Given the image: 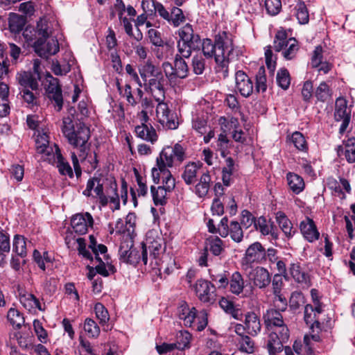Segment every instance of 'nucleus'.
<instances>
[{
  "instance_id": "f257e3e1",
  "label": "nucleus",
  "mask_w": 355,
  "mask_h": 355,
  "mask_svg": "<svg viewBox=\"0 0 355 355\" xmlns=\"http://www.w3.org/2000/svg\"><path fill=\"white\" fill-rule=\"evenodd\" d=\"M61 129L69 144L74 148L83 152L85 147L89 145L88 144L90 138L89 128L83 123L76 122L75 123L72 114L63 117Z\"/></svg>"
},
{
  "instance_id": "f03ea898",
  "label": "nucleus",
  "mask_w": 355,
  "mask_h": 355,
  "mask_svg": "<svg viewBox=\"0 0 355 355\" xmlns=\"http://www.w3.org/2000/svg\"><path fill=\"white\" fill-rule=\"evenodd\" d=\"M216 46V63L217 72H221L224 78L228 76L230 60L234 58V45L233 35L227 31L219 32L215 36Z\"/></svg>"
},
{
  "instance_id": "7ed1b4c3",
  "label": "nucleus",
  "mask_w": 355,
  "mask_h": 355,
  "mask_svg": "<svg viewBox=\"0 0 355 355\" xmlns=\"http://www.w3.org/2000/svg\"><path fill=\"white\" fill-rule=\"evenodd\" d=\"M179 40L177 41L178 52L184 58H189L192 51L200 50L201 39L195 33L192 26L187 24L178 31Z\"/></svg>"
},
{
  "instance_id": "20e7f679",
  "label": "nucleus",
  "mask_w": 355,
  "mask_h": 355,
  "mask_svg": "<svg viewBox=\"0 0 355 355\" xmlns=\"http://www.w3.org/2000/svg\"><path fill=\"white\" fill-rule=\"evenodd\" d=\"M49 35L47 21L42 19L37 21L35 28L28 26L23 31V36L26 42L33 46L36 52L44 49V42Z\"/></svg>"
},
{
  "instance_id": "39448f33",
  "label": "nucleus",
  "mask_w": 355,
  "mask_h": 355,
  "mask_svg": "<svg viewBox=\"0 0 355 355\" xmlns=\"http://www.w3.org/2000/svg\"><path fill=\"white\" fill-rule=\"evenodd\" d=\"M176 315L182 321L185 327H191L197 318L198 322L196 324V329L201 331L207 325V313L205 311L200 312L197 317V310L195 307H190L186 302H182L177 308Z\"/></svg>"
},
{
  "instance_id": "423d86ee",
  "label": "nucleus",
  "mask_w": 355,
  "mask_h": 355,
  "mask_svg": "<svg viewBox=\"0 0 355 355\" xmlns=\"http://www.w3.org/2000/svg\"><path fill=\"white\" fill-rule=\"evenodd\" d=\"M184 58H185L178 52L173 64L169 62H164L162 64L164 76L169 82L173 83L178 78L183 79L188 76L189 67Z\"/></svg>"
},
{
  "instance_id": "0eeeda50",
  "label": "nucleus",
  "mask_w": 355,
  "mask_h": 355,
  "mask_svg": "<svg viewBox=\"0 0 355 355\" xmlns=\"http://www.w3.org/2000/svg\"><path fill=\"white\" fill-rule=\"evenodd\" d=\"M185 158V150L179 144L164 148L157 157L159 163L164 164L168 168L180 164Z\"/></svg>"
},
{
  "instance_id": "6e6552de",
  "label": "nucleus",
  "mask_w": 355,
  "mask_h": 355,
  "mask_svg": "<svg viewBox=\"0 0 355 355\" xmlns=\"http://www.w3.org/2000/svg\"><path fill=\"white\" fill-rule=\"evenodd\" d=\"M265 262V248L260 242L256 241L248 246L243 257L241 259V265L243 270L252 268L254 263Z\"/></svg>"
},
{
  "instance_id": "1a4fd4ad",
  "label": "nucleus",
  "mask_w": 355,
  "mask_h": 355,
  "mask_svg": "<svg viewBox=\"0 0 355 355\" xmlns=\"http://www.w3.org/2000/svg\"><path fill=\"white\" fill-rule=\"evenodd\" d=\"M166 248L163 238L157 236L153 237L151 233L147 235L146 242L141 243V257L144 265L148 262V250L150 252V257L157 259L160 254L164 252Z\"/></svg>"
},
{
  "instance_id": "9d476101",
  "label": "nucleus",
  "mask_w": 355,
  "mask_h": 355,
  "mask_svg": "<svg viewBox=\"0 0 355 355\" xmlns=\"http://www.w3.org/2000/svg\"><path fill=\"white\" fill-rule=\"evenodd\" d=\"M166 78H164L163 73H157L154 77L144 82L142 87L147 92H149L155 101H164L165 99V83Z\"/></svg>"
},
{
  "instance_id": "9b49d317",
  "label": "nucleus",
  "mask_w": 355,
  "mask_h": 355,
  "mask_svg": "<svg viewBox=\"0 0 355 355\" xmlns=\"http://www.w3.org/2000/svg\"><path fill=\"white\" fill-rule=\"evenodd\" d=\"M220 225L219 235L221 237L226 238L227 236H230L235 243H240L242 242L244 233L239 222L232 220L229 223L228 218L225 216L220 220Z\"/></svg>"
},
{
  "instance_id": "f8f14e48",
  "label": "nucleus",
  "mask_w": 355,
  "mask_h": 355,
  "mask_svg": "<svg viewBox=\"0 0 355 355\" xmlns=\"http://www.w3.org/2000/svg\"><path fill=\"white\" fill-rule=\"evenodd\" d=\"M199 300L203 303L213 304L216 300V287L209 281L198 279L193 286Z\"/></svg>"
},
{
  "instance_id": "ddd939ff",
  "label": "nucleus",
  "mask_w": 355,
  "mask_h": 355,
  "mask_svg": "<svg viewBox=\"0 0 355 355\" xmlns=\"http://www.w3.org/2000/svg\"><path fill=\"white\" fill-rule=\"evenodd\" d=\"M289 338V330L283 327L282 331H270L267 343V349L270 355H277L283 349L284 343Z\"/></svg>"
},
{
  "instance_id": "4468645a",
  "label": "nucleus",
  "mask_w": 355,
  "mask_h": 355,
  "mask_svg": "<svg viewBox=\"0 0 355 355\" xmlns=\"http://www.w3.org/2000/svg\"><path fill=\"white\" fill-rule=\"evenodd\" d=\"M151 173L155 184H159L162 180V183L166 184L168 190L175 189V178L168 167L164 164L159 163L157 159H156V167L152 168Z\"/></svg>"
},
{
  "instance_id": "2eb2a0df",
  "label": "nucleus",
  "mask_w": 355,
  "mask_h": 355,
  "mask_svg": "<svg viewBox=\"0 0 355 355\" xmlns=\"http://www.w3.org/2000/svg\"><path fill=\"white\" fill-rule=\"evenodd\" d=\"M158 104L156 108V114L158 121L164 128L175 130L178 128V122L175 119L173 113L168 109V105L164 101H156Z\"/></svg>"
},
{
  "instance_id": "dca6fc26",
  "label": "nucleus",
  "mask_w": 355,
  "mask_h": 355,
  "mask_svg": "<svg viewBox=\"0 0 355 355\" xmlns=\"http://www.w3.org/2000/svg\"><path fill=\"white\" fill-rule=\"evenodd\" d=\"M334 119L336 121H342L339 133L343 135L346 131L351 119V110L347 108V101L343 98H338L336 101Z\"/></svg>"
},
{
  "instance_id": "f3484780",
  "label": "nucleus",
  "mask_w": 355,
  "mask_h": 355,
  "mask_svg": "<svg viewBox=\"0 0 355 355\" xmlns=\"http://www.w3.org/2000/svg\"><path fill=\"white\" fill-rule=\"evenodd\" d=\"M94 219L89 212L80 213L73 215L71 219V225L73 231L78 234H85L89 227H92Z\"/></svg>"
},
{
  "instance_id": "a211bd4d",
  "label": "nucleus",
  "mask_w": 355,
  "mask_h": 355,
  "mask_svg": "<svg viewBox=\"0 0 355 355\" xmlns=\"http://www.w3.org/2000/svg\"><path fill=\"white\" fill-rule=\"evenodd\" d=\"M281 312L275 309H270L264 314V322L269 331H282L283 327L288 329L284 322Z\"/></svg>"
},
{
  "instance_id": "6ab92c4d",
  "label": "nucleus",
  "mask_w": 355,
  "mask_h": 355,
  "mask_svg": "<svg viewBox=\"0 0 355 355\" xmlns=\"http://www.w3.org/2000/svg\"><path fill=\"white\" fill-rule=\"evenodd\" d=\"M249 277L253 286L259 288L265 289L271 282V275L269 271L261 266H257L250 272Z\"/></svg>"
},
{
  "instance_id": "aec40b11",
  "label": "nucleus",
  "mask_w": 355,
  "mask_h": 355,
  "mask_svg": "<svg viewBox=\"0 0 355 355\" xmlns=\"http://www.w3.org/2000/svg\"><path fill=\"white\" fill-rule=\"evenodd\" d=\"M229 284L230 292L237 296L248 297L252 294V286L250 291H245V280L242 275L238 271L232 273Z\"/></svg>"
},
{
  "instance_id": "412c9836",
  "label": "nucleus",
  "mask_w": 355,
  "mask_h": 355,
  "mask_svg": "<svg viewBox=\"0 0 355 355\" xmlns=\"http://www.w3.org/2000/svg\"><path fill=\"white\" fill-rule=\"evenodd\" d=\"M51 78L46 88V93L49 98L55 102L57 111L60 112L63 106V98L62 88L59 84V80L49 75Z\"/></svg>"
},
{
  "instance_id": "4be33fe9",
  "label": "nucleus",
  "mask_w": 355,
  "mask_h": 355,
  "mask_svg": "<svg viewBox=\"0 0 355 355\" xmlns=\"http://www.w3.org/2000/svg\"><path fill=\"white\" fill-rule=\"evenodd\" d=\"M236 89L243 97H249L253 92L254 85L249 76L243 71L235 74Z\"/></svg>"
},
{
  "instance_id": "5701e85b",
  "label": "nucleus",
  "mask_w": 355,
  "mask_h": 355,
  "mask_svg": "<svg viewBox=\"0 0 355 355\" xmlns=\"http://www.w3.org/2000/svg\"><path fill=\"white\" fill-rule=\"evenodd\" d=\"M300 230L304 238L310 243L319 239L320 232L313 219L309 217H306L300 222Z\"/></svg>"
},
{
  "instance_id": "b1692460",
  "label": "nucleus",
  "mask_w": 355,
  "mask_h": 355,
  "mask_svg": "<svg viewBox=\"0 0 355 355\" xmlns=\"http://www.w3.org/2000/svg\"><path fill=\"white\" fill-rule=\"evenodd\" d=\"M201 168L202 164L199 162H191L184 166L181 177L187 185L193 184L196 182L198 174Z\"/></svg>"
},
{
  "instance_id": "393cba45",
  "label": "nucleus",
  "mask_w": 355,
  "mask_h": 355,
  "mask_svg": "<svg viewBox=\"0 0 355 355\" xmlns=\"http://www.w3.org/2000/svg\"><path fill=\"white\" fill-rule=\"evenodd\" d=\"M16 79L20 88H28L31 90H37L39 87L38 79L31 71H21L17 73Z\"/></svg>"
},
{
  "instance_id": "a878e982",
  "label": "nucleus",
  "mask_w": 355,
  "mask_h": 355,
  "mask_svg": "<svg viewBox=\"0 0 355 355\" xmlns=\"http://www.w3.org/2000/svg\"><path fill=\"white\" fill-rule=\"evenodd\" d=\"M55 148L53 158L59 173L62 175H68L70 178H72L73 177L72 168L69 163L63 157L58 146L55 145Z\"/></svg>"
},
{
  "instance_id": "bb28decb",
  "label": "nucleus",
  "mask_w": 355,
  "mask_h": 355,
  "mask_svg": "<svg viewBox=\"0 0 355 355\" xmlns=\"http://www.w3.org/2000/svg\"><path fill=\"white\" fill-rule=\"evenodd\" d=\"M89 146L90 144L85 146L83 152L79 150L78 157L81 163L87 166V170L92 171L98 167V160L96 153L89 150Z\"/></svg>"
},
{
  "instance_id": "cd10ccee",
  "label": "nucleus",
  "mask_w": 355,
  "mask_h": 355,
  "mask_svg": "<svg viewBox=\"0 0 355 355\" xmlns=\"http://www.w3.org/2000/svg\"><path fill=\"white\" fill-rule=\"evenodd\" d=\"M173 189H169L166 187V184L161 186L150 187V192L155 206H163L167 203V193L172 192Z\"/></svg>"
},
{
  "instance_id": "c85d7f7f",
  "label": "nucleus",
  "mask_w": 355,
  "mask_h": 355,
  "mask_svg": "<svg viewBox=\"0 0 355 355\" xmlns=\"http://www.w3.org/2000/svg\"><path fill=\"white\" fill-rule=\"evenodd\" d=\"M135 132L137 137L152 144H155L158 139L155 129L150 124L149 125H137Z\"/></svg>"
},
{
  "instance_id": "c756f323",
  "label": "nucleus",
  "mask_w": 355,
  "mask_h": 355,
  "mask_svg": "<svg viewBox=\"0 0 355 355\" xmlns=\"http://www.w3.org/2000/svg\"><path fill=\"white\" fill-rule=\"evenodd\" d=\"M337 153L339 157L345 155L349 163L355 162V138H349L344 141V146H338L337 147Z\"/></svg>"
},
{
  "instance_id": "7c9ffc66",
  "label": "nucleus",
  "mask_w": 355,
  "mask_h": 355,
  "mask_svg": "<svg viewBox=\"0 0 355 355\" xmlns=\"http://www.w3.org/2000/svg\"><path fill=\"white\" fill-rule=\"evenodd\" d=\"M246 333L256 336L261 331V323L258 315L254 312H248L245 315Z\"/></svg>"
},
{
  "instance_id": "2f4dec72",
  "label": "nucleus",
  "mask_w": 355,
  "mask_h": 355,
  "mask_svg": "<svg viewBox=\"0 0 355 355\" xmlns=\"http://www.w3.org/2000/svg\"><path fill=\"white\" fill-rule=\"evenodd\" d=\"M288 276L291 275L295 282L301 284H308L309 277L306 272L302 270L300 263H291L288 268Z\"/></svg>"
},
{
  "instance_id": "473e14b6",
  "label": "nucleus",
  "mask_w": 355,
  "mask_h": 355,
  "mask_svg": "<svg viewBox=\"0 0 355 355\" xmlns=\"http://www.w3.org/2000/svg\"><path fill=\"white\" fill-rule=\"evenodd\" d=\"M276 220L279 227L282 230L285 236L291 238L295 234L296 230H293L291 221L288 218L286 214L282 211H278L276 214Z\"/></svg>"
},
{
  "instance_id": "72a5a7b5",
  "label": "nucleus",
  "mask_w": 355,
  "mask_h": 355,
  "mask_svg": "<svg viewBox=\"0 0 355 355\" xmlns=\"http://www.w3.org/2000/svg\"><path fill=\"white\" fill-rule=\"evenodd\" d=\"M26 17L17 13H10L8 17V28L11 33L17 34L24 30Z\"/></svg>"
},
{
  "instance_id": "f704fd0d",
  "label": "nucleus",
  "mask_w": 355,
  "mask_h": 355,
  "mask_svg": "<svg viewBox=\"0 0 355 355\" xmlns=\"http://www.w3.org/2000/svg\"><path fill=\"white\" fill-rule=\"evenodd\" d=\"M211 182V178L209 173L208 171L202 173L199 182L196 184L195 193L200 198L206 196L209 192Z\"/></svg>"
},
{
  "instance_id": "c9c22d12",
  "label": "nucleus",
  "mask_w": 355,
  "mask_h": 355,
  "mask_svg": "<svg viewBox=\"0 0 355 355\" xmlns=\"http://www.w3.org/2000/svg\"><path fill=\"white\" fill-rule=\"evenodd\" d=\"M162 72L161 69L154 65L150 60L146 61L139 67V73L144 82Z\"/></svg>"
},
{
  "instance_id": "e433bc0d",
  "label": "nucleus",
  "mask_w": 355,
  "mask_h": 355,
  "mask_svg": "<svg viewBox=\"0 0 355 355\" xmlns=\"http://www.w3.org/2000/svg\"><path fill=\"white\" fill-rule=\"evenodd\" d=\"M94 190L96 196L103 191V182L101 177L94 176L88 180L86 189L83 194L87 197L92 196V191Z\"/></svg>"
},
{
  "instance_id": "4c0bfd02",
  "label": "nucleus",
  "mask_w": 355,
  "mask_h": 355,
  "mask_svg": "<svg viewBox=\"0 0 355 355\" xmlns=\"http://www.w3.org/2000/svg\"><path fill=\"white\" fill-rule=\"evenodd\" d=\"M9 87L2 82H0V116H6L10 112L8 102Z\"/></svg>"
},
{
  "instance_id": "58836bf2",
  "label": "nucleus",
  "mask_w": 355,
  "mask_h": 355,
  "mask_svg": "<svg viewBox=\"0 0 355 355\" xmlns=\"http://www.w3.org/2000/svg\"><path fill=\"white\" fill-rule=\"evenodd\" d=\"M286 178L288 187L294 193L299 194L304 190L305 184L301 176L290 172L287 174Z\"/></svg>"
},
{
  "instance_id": "ea45409f",
  "label": "nucleus",
  "mask_w": 355,
  "mask_h": 355,
  "mask_svg": "<svg viewBox=\"0 0 355 355\" xmlns=\"http://www.w3.org/2000/svg\"><path fill=\"white\" fill-rule=\"evenodd\" d=\"M19 301L23 306L29 311L35 308H37L40 311L42 310L39 300L31 293H26L20 295Z\"/></svg>"
},
{
  "instance_id": "a19ab883",
  "label": "nucleus",
  "mask_w": 355,
  "mask_h": 355,
  "mask_svg": "<svg viewBox=\"0 0 355 355\" xmlns=\"http://www.w3.org/2000/svg\"><path fill=\"white\" fill-rule=\"evenodd\" d=\"M331 89L329 85L324 81L321 82L315 91V96L318 101H328L331 99Z\"/></svg>"
},
{
  "instance_id": "79ce46f5",
  "label": "nucleus",
  "mask_w": 355,
  "mask_h": 355,
  "mask_svg": "<svg viewBox=\"0 0 355 355\" xmlns=\"http://www.w3.org/2000/svg\"><path fill=\"white\" fill-rule=\"evenodd\" d=\"M290 141L298 150L307 153L309 146L304 136L299 131L294 132L291 137Z\"/></svg>"
},
{
  "instance_id": "37998d69",
  "label": "nucleus",
  "mask_w": 355,
  "mask_h": 355,
  "mask_svg": "<svg viewBox=\"0 0 355 355\" xmlns=\"http://www.w3.org/2000/svg\"><path fill=\"white\" fill-rule=\"evenodd\" d=\"M288 42H290V38H288L286 31H278L275 37L273 49L275 51L279 52L287 47Z\"/></svg>"
},
{
  "instance_id": "c03bdc74",
  "label": "nucleus",
  "mask_w": 355,
  "mask_h": 355,
  "mask_svg": "<svg viewBox=\"0 0 355 355\" xmlns=\"http://www.w3.org/2000/svg\"><path fill=\"white\" fill-rule=\"evenodd\" d=\"M208 250H209L214 256H219L225 251L223 247V241L218 236H211L207 239Z\"/></svg>"
},
{
  "instance_id": "a18cd8bd",
  "label": "nucleus",
  "mask_w": 355,
  "mask_h": 355,
  "mask_svg": "<svg viewBox=\"0 0 355 355\" xmlns=\"http://www.w3.org/2000/svg\"><path fill=\"white\" fill-rule=\"evenodd\" d=\"M27 241L24 236L16 234L13 239V250L20 257L26 256Z\"/></svg>"
},
{
  "instance_id": "49530a36",
  "label": "nucleus",
  "mask_w": 355,
  "mask_h": 355,
  "mask_svg": "<svg viewBox=\"0 0 355 355\" xmlns=\"http://www.w3.org/2000/svg\"><path fill=\"white\" fill-rule=\"evenodd\" d=\"M7 318L15 329H20L24 323L23 315L17 309L10 308L7 314Z\"/></svg>"
},
{
  "instance_id": "de8ad7c7",
  "label": "nucleus",
  "mask_w": 355,
  "mask_h": 355,
  "mask_svg": "<svg viewBox=\"0 0 355 355\" xmlns=\"http://www.w3.org/2000/svg\"><path fill=\"white\" fill-rule=\"evenodd\" d=\"M256 78V85H255V90L257 92H264L267 89V78L266 76V69L263 66H261L259 68L258 71L255 76Z\"/></svg>"
},
{
  "instance_id": "09e8293b",
  "label": "nucleus",
  "mask_w": 355,
  "mask_h": 355,
  "mask_svg": "<svg viewBox=\"0 0 355 355\" xmlns=\"http://www.w3.org/2000/svg\"><path fill=\"white\" fill-rule=\"evenodd\" d=\"M83 329L89 338H96L100 334V327L92 318L85 319Z\"/></svg>"
},
{
  "instance_id": "8fccbe9b",
  "label": "nucleus",
  "mask_w": 355,
  "mask_h": 355,
  "mask_svg": "<svg viewBox=\"0 0 355 355\" xmlns=\"http://www.w3.org/2000/svg\"><path fill=\"white\" fill-rule=\"evenodd\" d=\"M313 311V306L311 304L306 305L304 308V321L307 324H311V329L314 331V328H316L318 330L321 329L320 322L318 321V318H314L312 316V313Z\"/></svg>"
},
{
  "instance_id": "3c124183",
  "label": "nucleus",
  "mask_w": 355,
  "mask_h": 355,
  "mask_svg": "<svg viewBox=\"0 0 355 355\" xmlns=\"http://www.w3.org/2000/svg\"><path fill=\"white\" fill-rule=\"evenodd\" d=\"M277 83L284 90L288 89L291 84V76L288 69H280L277 73Z\"/></svg>"
},
{
  "instance_id": "603ef678",
  "label": "nucleus",
  "mask_w": 355,
  "mask_h": 355,
  "mask_svg": "<svg viewBox=\"0 0 355 355\" xmlns=\"http://www.w3.org/2000/svg\"><path fill=\"white\" fill-rule=\"evenodd\" d=\"M94 311L100 324L103 327L106 325L110 320V315L105 306L100 302L96 303L94 306Z\"/></svg>"
},
{
  "instance_id": "864d4df0",
  "label": "nucleus",
  "mask_w": 355,
  "mask_h": 355,
  "mask_svg": "<svg viewBox=\"0 0 355 355\" xmlns=\"http://www.w3.org/2000/svg\"><path fill=\"white\" fill-rule=\"evenodd\" d=\"M191 339V334L187 331H180L178 333L175 345L178 349L189 347Z\"/></svg>"
},
{
  "instance_id": "5fc2aeb1",
  "label": "nucleus",
  "mask_w": 355,
  "mask_h": 355,
  "mask_svg": "<svg viewBox=\"0 0 355 355\" xmlns=\"http://www.w3.org/2000/svg\"><path fill=\"white\" fill-rule=\"evenodd\" d=\"M298 50L299 45L297 41L293 37H290V42H288L287 47L284 49L282 54L285 59L292 60L295 57Z\"/></svg>"
},
{
  "instance_id": "6e6d98bb",
  "label": "nucleus",
  "mask_w": 355,
  "mask_h": 355,
  "mask_svg": "<svg viewBox=\"0 0 355 355\" xmlns=\"http://www.w3.org/2000/svg\"><path fill=\"white\" fill-rule=\"evenodd\" d=\"M186 20L182 10L177 7L172 8L168 21L174 26H178Z\"/></svg>"
},
{
  "instance_id": "4d7b16f0",
  "label": "nucleus",
  "mask_w": 355,
  "mask_h": 355,
  "mask_svg": "<svg viewBox=\"0 0 355 355\" xmlns=\"http://www.w3.org/2000/svg\"><path fill=\"white\" fill-rule=\"evenodd\" d=\"M239 349L248 354L254 352V343L248 336H242L239 340Z\"/></svg>"
},
{
  "instance_id": "13d9d810",
  "label": "nucleus",
  "mask_w": 355,
  "mask_h": 355,
  "mask_svg": "<svg viewBox=\"0 0 355 355\" xmlns=\"http://www.w3.org/2000/svg\"><path fill=\"white\" fill-rule=\"evenodd\" d=\"M201 47L203 52V55L207 58H212L214 56L216 59V43L213 44L210 39H205L201 41Z\"/></svg>"
},
{
  "instance_id": "bf43d9fd",
  "label": "nucleus",
  "mask_w": 355,
  "mask_h": 355,
  "mask_svg": "<svg viewBox=\"0 0 355 355\" xmlns=\"http://www.w3.org/2000/svg\"><path fill=\"white\" fill-rule=\"evenodd\" d=\"M296 17L301 24H306L309 22V15L307 8L304 2H300L296 6Z\"/></svg>"
},
{
  "instance_id": "052dcab7",
  "label": "nucleus",
  "mask_w": 355,
  "mask_h": 355,
  "mask_svg": "<svg viewBox=\"0 0 355 355\" xmlns=\"http://www.w3.org/2000/svg\"><path fill=\"white\" fill-rule=\"evenodd\" d=\"M254 227L257 231H259L264 236L268 235L272 231V226L268 224L266 218L263 216H260L257 218Z\"/></svg>"
},
{
  "instance_id": "680f3d73",
  "label": "nucleus",
  "mask_w": 355,
  "mask_h": 355,
  "mask_svg": "<svg viewBox=\"0 0 355 355\" xmlns=\"http://www.w3.org/2000/svg\"><path fill=\"white\" fill-rule=\"evenodd\" d=\"M121 96L125 98L128 105L132 107H135L139 103L137 97L135 96V93L129 84L125 85L123 93Z\"/></svg>"
},
{
  "instance_id": "e2e57ef3",
  "label": "nucleus",
  "mask_w": 355,
  "mask_h": 355,
  "mask_svg": "<svg viewBox=\"0 0 355 355\" xmlns=\"http://www.w3.org/2000/svg\"><path fill=\"white\" fill-rule=\"evenodd\" d=\"M193 71L196 75H201L205 69V60L202 55H196L192 58Z\"/></svg>"
},
{
  "instance_id": "0e129e2a",
  "label": "nucleus",
  "mask_w": 355,
  "mask_h": 355,
  "mask_svg": "<svg viewBox=\"0 0 355 355\" xmlns=\"http://www.w3.org/2000/svg\"><path fill=\"white\" fill-rule=\"evenodd\" d=\"M36 150L38 153H44L47 151L49 146V137L46 134L38 135L35 139Z\"/></svg>"
},
{
  "instance_id": "69168bd1",
  "label": "nucleus",
  "mask_w": 355,
  "mask_h": 355,
  "mask_svg": "<svg viewBox=\"0 0 355 355\" xmlns=\"http://www.w3.org/2000/svg\"><path fill=\"white\" fill-rule=\"evenodd\" d=\"M43 48V50L37 52L40 55L42 54L45 55L46 53L49 55H55L59 51L58 42L57 40L51 39L47 42V44L44 43Z\"/></svg>"
},
{
  "instance_id": "338daca9",
  "label": "nucleus",
  "mask_w": 355,
  "mask_h": 355,
  "mask_svg": "<svg viewBox=\"0 0 355 355\" xmlns=\"http://www.w3.org/2000/svg\"><path fill=\"white\" fill-rule=\"evenodd\" d=\"M273 309L279 311H285L288 306L286 298L282 294V293L273 294Z\"/></svg>"
},
{
  "instance_id": "774afa93",
  "label": "nucleus",
  "mask_w": 355,
  "mask_h": 355,
  "mask_svg": "<svg viewBox=\"0 0 355 355\" xmlns=\"http://www.w3.org/2000/svg\"><path fill=\"white\" fill-rule=\"evenodd\" d=\"M148 37L153 45L155 46H163L164 42L161 33L157 29L150 28L148 31Z\"/></svg>"
}]
</instances>
